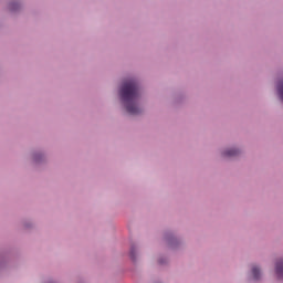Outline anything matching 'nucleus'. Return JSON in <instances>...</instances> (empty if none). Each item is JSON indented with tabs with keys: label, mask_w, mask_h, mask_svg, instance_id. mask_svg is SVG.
I'll return each instance as SVG.
<instances>
[{
	"label": "nucleus",
	"mask_w": 283,
	"mask_h": 283,
	"mask_svg": "<svg viewBox=\"0 0 283 283\" xmlns=\"http://www.w3.org/2000/svg\"><path fill=\"white\" fill-rule=\"evenodd\" d=\"M119 96L128 114H140V109L136 105L140 96V92L138 91V83H136V80H128L124 82L119 91Z\"/></svg>",
	"instance_id": "nucleus-1"
},
{
	"label": "nucleus",
	"mask_w": 283,
	"mask_h": 283,
	"mask_svg": "<svg viewBox=\"0 0 283 283\" xmlns=\"http://www.w3.org/2000/svg\"><path fill=\"white\" fill-rule=\"evenodd\" d=\"M275 272H276V277L279 280H283V260H280L276 262Z\"/></svg>",
	"instance_id": "nucleus-2"
},
{
	"label": "nucleus",
	"mask_w": 283,
	"mask_h": 283,
	"mask_svg": "<svg viewBox=\"0 0 283 283\" xmlns=\"http://www.w3.org/2000/svg\"><path fill=\"white\" fill-rule=\"evenodd\" d=\"M252 275L254 280H258L260 277V269L258 266L252 268Z\"/></svg>",
	"instance_id": "nucleus-3"
},
{
	"label": "nucleus",
	"mask_w": 283,
	"mask_h": 283,
	"mask_svg": "<svg viewBox=\"0 0 283 283\" xmlns=\"http://www.w3.org/2000/svg\"><path fill=\"white\" fill-rule=\"evenodd\" d=\"M223 156H238V149H230L223 153Z\"/></svg>",
	"instance_id": "nucleus-4"
},
{
	"label": "nucleus",
	"mask_w": 283,
	"mask_h": 283,
	"mask_svg": "<svg viewBox=\"0 0 283 283\" xmlns=\"http://www.w3.org/2000/svg\"><path fill=\"white\" fill-rule=\"evenodd\" d=\"M136 249L135 248H132V250H130V258H132V260H136Z\"/></svg>",
	"instance_id": "nucleus-5"
}]
</instances>
